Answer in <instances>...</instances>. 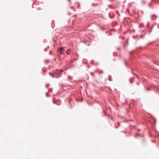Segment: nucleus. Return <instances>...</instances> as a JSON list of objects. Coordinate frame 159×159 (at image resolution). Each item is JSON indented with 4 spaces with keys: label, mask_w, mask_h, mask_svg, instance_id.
Here are the masks:
<instances>
[{
    "label": "nucleus",
    "mask_w": 159,
    "mask_h": 159,
    "mask_svg": "<svg viewBox=\"0 0 159 159\" xmlns=\"http://www.w3.org/2000/svg\"><path fill=\"white\" fill-rule=\"evenodd\" d=\"M64 47L60 48L58 50V52H63V51H64Z\"/></svg>",
    "instance_id": "1"
},
{
    "label": "nucleus",
    "mask_w": 159,
    "mask_h": 159,
    "mask_svg": "<svg viewBox=\"0 0 159 159\" xmlns=\"http://www.w3.org/2000/svg\"><path fill=\"white\" fill-rule=\"evenodd\" d=\"M70 52V49H69L67 50L66 51V53L68 54L69 55Z\"/></svg>",
    "instance_id": "2"
},
{
    "label": "nucleus",
    "mask_w": 159,
    "mask_h": 159,
    "mask_svg": "<svg viewBox=\"0 0 159 159\" xmlns=\"http://www.w3.org/2000/svg\"><path fill=\"white\" fill-rule=\"evenodd\" d=\"M111 78V75H109L108 78V80L109 81H111L112 80Z\"/></svg>",
    "instance_id": "3"
},
{
    "label": "nucleus",
    "mask_w": 159,
    "mask_h": 159,
    "mask_svg": "<svg viewBox=\"0 0 159 159\" xmlns=\"http://www.w3.org/2000/svg\"><path fill=\"white\" fill-rule=\"evenodd\" d=\"M99 73H103V71H100Z\"/></svg>",
    "instance_id": "4"
},
{
    "label": "nucleus",
    "mask_w": 159,
    "mask_h": 159,
    "mask_svg": "<svg viewBox=\"0 0 159 159\" xmlns=\"http://www.w3.org/2000/svg\"><path fill=\"white\" fill-rule=\"evenodd\" d=\"M59 52V54H61L62 53V52Z\"/></svg>",
    "instance_id": "5"
},
{
    "label": "nucleus",
    "mask_w": 159,
    "mask_h": 159,
    "mask_svg": "<svg viewBox=\"0 0 159 159\" xmlns=\"http://www.w3.org/2000/svg\"><path fill=\"white\" fill-rule=\"evenodd\" d=\"M130 83H132L133 82V81H131V80H130Z\"/></svg>",
    "instance_id": "6"
},
{
    "label": "nucleus",
    "mask_w": 159,
    "mask_h": 159,
    "mask_svg": "<svg viewBox=\"0 0 159 159\" xmlns=\"http://www.w3.org/2000/svg\"><path fill=\"white\" fill-rule=\"evenodd\" d=\"M49 74H50V75L52 76V75L50 73H49Z\"/></svg>",
    "instance_id": "7"
},
{
    "label": "nucleus",
    "mask_w": 159,
    "mask_h": 159,
    "mask_svg": "<svg viewBox=\"0 0 159 159\" xmlns=\"http://www.w3.org/2000/svg\"><path fill=\"white\" fill-rule=\"evenodd\" d=\"M155 16V15H152V16Z\"/></svg>",
    "instance_id": "8"
},
{
    "label": "nucleus",
    "mask_w": 159,
    "mask_h": 159,
    "mask_svg": "<svg viewBox=\"0 0 159 159\" xmlns=\"http://www.w3.org/2000/svg\"><path fill=\"white\" fill-rule=\"evenodd\" d=\"M138 131H139L140 129H138Z\"/></svg>",
    "instance_id": "9"
}]
</instances>
